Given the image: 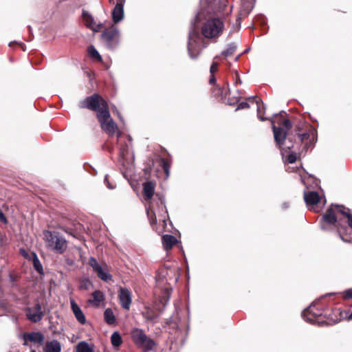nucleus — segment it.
I'll list each match as a JSON object with an SVG mask.
<instances>
[{
    "label": "nucleus",
    "mask_w": 352,
    "mask_h": 352,
    "mask_svg": "<svg viewBox=\"0 0 352 352\" xmlns=\"http://www.w3.org/2000/svg\"><path fill=\"white\" fill-rule=\"evenodd\" d=\"M253 8L254 3L252 1V0H243L241 3L240 15L246 16L250 14Z\"/></svg>",
    "instance_id": "b1692460"
},
{
    "label": "nucleus",
    "mask_w": 352,
    "mask_h": 352,
    "mask_svg": "<svg viewBox=\"0 0 352 352\" xmlns=\"http://www.w3.org/2000/svg\"><path fill=\"white\" fill-rule=\"evenodd\" d=\"M147 215L149 218L151 224H154L156 223V217L155 212L147 210Z\"/></svg>",
    "instance_id": "c9c22d12"
},
{
    "label": "nucleus",
    "mask_w": 352,
    "mask_h": 352,
    "mask_svg": "<svg viewBox=\"0 0 352 352\" xmlns=\"http://www.w3.org/2000/svg\"><path fill=\"white\" fill-rule=\"evenodd\" d=\"M218 66H219V64L218 63L215 62V61H213L211 66H210V72L211 74H214V73L217 71V69H218Z\"/></svg>",
    "instance_id": "58836bf2"
},
{
    "label": "nucleus",
    "mask_w": 352,
    "mask_h": 352,
    "mask_svg": "<svg viewBox=\"0 0 352 352\" xmlns=\"http://www.w3.org/2000/svg\"><path fill=\"white\" fill-rule=\"evenodd\" d=\"M215 82H216V78H215L214 74H211L210 78L209 79V83L212 85Z\"/></svg>",
    "instance_id": "a18cd8bd"
},
{
    "label": "nucleus",
    "mask_w": 352,
    "mask_h": 352,
    "mask_svg": "<svg viewBox=\"0 0 352 352\" xmlns=\"http://www.w3.org/2000/svg\"><path fill=\"white\" fill-rule=\"evenodd\" d=\"M41 305L36 303L33 307H28L26 310L27 318L33 322H39L43 317Z\"/></svg>",
    "instance_id": "9b49d317"
},
{
    "label": "nucleus",
    "mask_w": 352,
    "mask_h": 352,
    "mask_svg": "<svg viewBox=\"0 0 352 352\" xmlns=\"http://www.w3.org/2000/svg\"><path fill=\"white\" fill-rule=\"evenodd\" d=\"M282 124L287 129H289L292 128V123L290 122L289 120L288 119H286V120H284L283 122H282Z\"/></svg>",
    "instance_id": "37998d69"
},
{
    "label": "nucleus",
    "mask_w": 352,
    "mask_h": 352,
    "mask_svg": "<svg viewBox=\"0 0 352 352\" xmlns=\"http://www.w3.org/2000/svg\"><path fill=\"white\" fill-rule=\"evenodd\" d=\"M226 3V0L200 1V11L191 21L188 32L187 48L188 55L192 59L197 58L204 47L202 45V38L199 32L198 23L205 16L206 14L221 11Z\"/></svg>",
    "instance_id": "f257e3e1"
},
{
    "label": "nucleus",
    "mask_w": 352,
    "mask_h": 352,
    "mask_svg": "<svg viewBox=\"0 0 352 352\" xmlns=\"http://www.w3.org/2000/svg\"><path fill=\"white\" fill-rule=\"evenodd\" d=\"M120 36V30L116 25H113L102 32L101 38L108 48L114 49L119 43Z\"/></svg>",
    "instance_id": "1a4fd4ad"
},
{
    "label": "nucleus",
    "mask_w": 352,
    "mask_h": 352,
    "mask_svg": "<svg viewBox=\"0 0 352 352\" xmlns=\"http://www.w3.org/2000/svg\"><path fill=\"white\" fill-rule=\"evenodd\" d=\"M318 302L319 300L314 302L309 307L305 309L302 312V317L305 321L310 324L320 326L327 323L321 320L323 311L321 309L316 307Z\"/></svg>",
    "instance_id": "423d86ee"
},
{
    "label": "nucleus",
    "mask_w": 352,
    "mask_h": 352,
    "mask_svg": "<svg viewBox=\"0 0 352 352\" xmlns=\"http://www.w3.org/2000/svg\"><path fill=\"white\" fill-rule=\"evenodd\" d=\"M34 259H33L34 267L37 272L42 274L43 273V266H42L40 261L38 260L37 256L36 255V254H34Z\"/></svg>",
    "instance_id": "2f4dec72"
},
{
    "label": "nucleus",
    "mask_w": 352,
    "mask_h": 352,
    "mask_svg": "<svg viewBox=\"0 0 352 352\" xmlns=\"http://www.w3.org/2000/svg\"><path fill=\"white\" fill-rule=\"evenodd\" d=\"M96 272L97 273L98 276L104 281H108L112 278V276L108 272L104 271L102 267Z\"/></svg>",
    "instance_id": "cd10ccee"
},
{
    "label": "nucleus",
    "mask_w": 352,
    "mask_h": 352,
    "mask_svg": "<svg viewBox=\"0 0 352 352\" xmlns=\"http://www.w3.org/2000/svg\"><path fill=\"white\" fill-rule=\"evenodd\" d=\"M142 316L147 322H150L153 324L157 322L159 318L158 314L150 308H146L144 311H142Z\"/></svg>",
    "instance_id": "5701e85b"
},
{
    "label": "nucleus",
    "mask_w": 352,
    "mask_h": 352,
    "mask_svg": "<svg viewBox=\"0 0 352 352\" xmlns=\"http://www.w3.org/2000/svg\"><path fill=\"white\" fill-rule=\"evenodd\" d=\"M21 336L25 346L28 345V342L42 344L44 340V336L41 332L24 333Z\"/></svg>",
    "instance_id": "dca6fc26"
},
{
    "label": "nucleus",
    "mask_w": 352,
    "mask_h": 352,
    "mask_svg": "<svg viewBox=\"0 0 352 352\" xmlns=\"http://www.w3.org/2000/svg\"><path fill=\"white\" fill-rule=\"evenodd\" d=\"M349 210L343 206L332 204L322 217L320 221L321 229L324 231H328L331 229L332 226L336 227L341 239L343 241H347L342 237L341 230L346 228V226H342L343 219H346L349 227L352 228V214Z\"/></svg>",
    "instance_id": "f03ea898"
},
{
    "label": "nucleus",
    "mask_w": 352,
    "mask_h": 352,
    "mask_svg": "<svg viewBox=\"0 0 352 352\" xmlns=\"http://www.w3.org/2000/svg\"><path fill=\"white\" fill-rule=\"evenodd\" d=\"M236 49V45L234 43L228 45L227 48L221 52V56L228 57L231 56Z\"/></svg>",
    "instance_id": "c85d7f7f"
},
{
    "label": "nucleus",
    "mask_w": 352,
    "mask_h": 352,
    "mask_svg": "<svg viewBox=\"0 0 352 352\" xmlns=\"http://www.w3.org/2000/svg\"><path fill=\"white\" fill-rule=\"evenodd\" d=\"M162 166H163V168L166 174V175L168 176L169 175V164H168V162L166 161H165L164 160H162Z\"/></svg>",
    "instance_id": "ea45409f"
},
{
    "label": "nucleus",
    "mask_w": 352,
    "mask_h": 352,
    "mask_svg": "<svg viewBox=\"0 0 352 352\" xmlns=\"http://www.w3.org/2000/svg\"><path fill=\"white\" fill-rule=\"evenodd\" d=\"M239 59V56H237L235 60H237Z\"/></svg>",
    "instance_id": "052dcab7"
},
{
    "label": "nucleus",
    "mask_w": 352,
    "mask_h": 352,
    "mask_svg": "<svg viewBox=\"0 0 352 352\" xmlns=\"http://www.w3.org/2000/svg\"><path fill=\"white\" fill-rule=\"evenodd\" d=\"M342 294L344 299H352V288L344 290Z\"/></svg>",
    "instance_id": "4c0bfd02"
},
{
    "label": "nucleus",
    "mask_w": 352,
    "mask_h": 352,
    "mask_svg": "<svg viewBox=\"0 0 352 352\" xmlns=\"http://www.w3.org/2000/svg\"><path fill=\"white\" fill-rule=\"evenodd\" d=\"M111 341L112 345L116 348L119 347L122 343V338L120 333L117 331H115L112 333L111 336Z\"/></svg>",
    "instance_id": "bb28decb"
},
{
    "label": "nucleus",
    "mask_w": 352,
    "mask_h": 352,
    "mask_svg": "<svg viewBox=\"0 0 352 352\" xmlns=\"http://www.w3.org/2000/svg\"><path fill=\"white\" fill-rule=\"evenodd\" d=\"M91 285V281L87 278H84L80 281V289H88Z\"/></svg>",
    "instance_id": "f704fd0d"
},
{
    "label": "nucleus",
    "mask_w": 352,
    "mask_h": 352,
    "mask_svg": "<svg viewBox=\"0 0 352 352\" xmlns=\"http://www.w3.org/2000/svg\"><path fill=\"white\" fill-rule=\"evenodd\" d=\"M250 107V104L246 102H241L239 104L236 110L248 109Z\"/></svg>",
    "instance_id": "a19ab883"
},
{
    "label": "nucleus",
    "mask_w": 352,
    "mask_h": 352,
    "mask_svg": "<svg viewBox=\"0 0 352 352\" xmlns=\"http://www.w3.org/2000/svg\"><path fill=\"white\" fill-rule=\"evenodd\" d=\"M110 3H114V0H109Z\"/></svg>",
    "instance_id": "603ef678"
},
{
    "label": "nucleus",
    "mask_w": 352,
    "mask_h": 352,
    "mask_svg": "<svg viewBox=\"0 0 352 352\" xmlns=\"http://www.w3.org/2000/svg\"><path fill=\"white\" fill-rule=\"evenodd\" d=\"M326 203V199L324 197L323 204H325Z\"/></svg>",
    "instance_id": "6e6d98bb"
},
{
    "label": "nucleus",
    "mask_w": 352,
    "mask_h": 352,
    "mask_svg": "<svg viewBox=\"0 0 352 352\" xmlns=\"http://www.w3.org/2000/svg\"><path fill=\"white\" fill-rule=\"evenodd\" d=\"M117 135H118V138H120V135H121V133L120 131H118L117 132Z\"/></svg>",
    "instance_id": "8fccbe9b"
},
{
    "label": "nucleus",
    "mask_w": 352,
    "mask_h": 352,
    "mask_svg": "<svg viewBox=\"0 0 352 352\" xmlns=\"http://www.w3.org/2000/svg\"><path fill=\"white\" fill-rule=\"evenodd\" d=\"M61 344L57 340L47 341L43 348V352H60Z\"/></svg>",
    "instance_id": "aec40b11"
},
{
    "label": "nucleus",
    "mask_w": 352,
    "mask_h": 352,
    "mask_svg": "<svg viewBox=\"0 0 352 352\" xmlns=\"http://www.w3.org/2000/svg\"><path fill=\"white\" fill-rule=\"evenodd\" d=\"M104 182L106 183V185L109 189H114L116 188V186L111 184L108 179V175H106L104 177Z\"/></svg>",
    "instance_id": "79ce46f5"
},
{
    "label": "nucleus",
    "mask_w": 352,
    "mask_h": 352,
    "mask_svg": "<svg viewBox=\"0 0 352 352\" xmlns=\"http://www.w3.org/2000/svg\"><path fill=\"white\" fill-rule=\"evenodd\" d=\"M0 221L3 222L4 223H7V219L6 217H5L4 214L3 212L0 211Z\"/></svg>",
    "instance_id": "c03bdc74"
},
{
    "label": "nucleus",
    "mask_w": 352,
    "mask_h": 352,
    "mask_svg": "<svg viewBox=\"0 0 352 352\" xmlns=\"http://www.w3.org/2000/svg\"><path fill=\"white\" fill-rule=\"evenodd\" d=\"M155 192V184L153 182L144 184L143 194L146 200H151Z\"/></svg>",
    "instance_id": "412c9836"
},
{
    "label": "nucleus",
    "mask_w": 352,
    "mask_h": 352,
    "mask_svg": "<svg viewBox=\"0 0 352 352\" xmlns=\"http://www.w3.org/2000/svg\"><path fill=\"white\" fill-rule=\"evenodd\" d=\"M79 107L96 111L97 113L100 111H107L109 109L107 101L97 94L85 98L80 102Z\"/></svg>",
    "instance_id": "39448f33"
},
{
    "label": "nucleus",
    "mask_w": 352,
    "mask_h": 352,
    "mask_svg": "<svg viewBox=\"0 0 352 352\" xmlns=\"http://www.w3.org/2000/svg\"><path fill=\"white\" fill-rule=\"evenodd\" d=\"M283 113H285V111H280V112L279 113V114H280V116H282Z\"/></svg>",
    "instance_id": "3c124183"
},
{
    "label": "nucleus",
    "mask_w": 352,
    "mask_h": 352,
    "mask_svg": "<svg viewBox=\"0 0 352 352\" xmlns=\"http://www.w3.org/2000/svg\"><path fill=\"white\" fill-rule=\"evenodd\" d=\"M104 318L108 324H113L116 322V317L111 309L108 308L104 311Z\"/></svg>",
    "instance_id": "a878e982"
},
{
    "label": "nucleus",
    "mask_w": 352,
    "mask_h": 352,
    "mask_svg": "<svg viewBox=\"0 0 352 352\" xmlns=\"http://www.w3.org/2000/svg\"><path fill=\"white\" fill-rule=\"evenodd\" d=\"M87 52L93 58L98 60L99 61H102V56L94 45H89L87 48Z\"/></svg>",
    "instance_id": "7c9ffc66"
},
{
    "label": "nucleus",
    "mask_w": 352,
    "mask_h": 352,
    "mask_svg": "<svg viewBox=\"0 0 352 352\" xmlns=\"http://www.w3.org/2000/svg\"><path fill=\"white\" fill-rule=\"evenodd\" d=\"M223 29V21L214 18L208 20L203 25L202 34L208 38H216L221 35Z\"/></svg>",
    "instance_id": "0eeeda50"
},
{
    "label": "nucleus",
    "mask_w": 352,
    "mask_h": 352,
    "mask_svg": "<svg viewBox=\"0 0 352 352\" xmlns=\"http://www.w3.org/2000/svg\"><path fill=\"white\" fill-rule=\"evenodd\" d=\"M177 242V239L173 235L164 234L162 236V243L166 250H170Z\"/></svg>",
    "instance_id": "4be33fe9"
},
{
    "label": "nucleus",
    "mask_w": 352,
    "mask_h": 352,
    "mask_svg": "<svg viewBox=\"0 0 352 352\" xmlns=\"http://www.w3.org/2000/svg\"><path fill=\"white\" fill-rule=\"evenodd\" d=\"M117 113H118V116H119V118L121 119L120 114V113L118 111H117Z\"/></svg>",
    "instance_id": "5fc2aeb1"
},
{
    "label": "nucleus",
    "mask_w": 352,
    "mask_h": 352,
    "mask_svg": "<svg viewBox=\"0 0 352 352\" xmlns=\"http://www.w3.org/2000/svg\"><path fill=\"white\" fill-rule=\"evenodd\" d=\"M104 300V293L100 290H96L91 294V298L88 300V302L93 307H98Z\"/></svg>",
    "instance_id": "6ab92c4d"
},
{
    "label": "nucleus",
    "mask_w": 352,
    "mask_h": 352,
    "mask_svg": "<svg viewBox=\"0 0 352 352\" xmlns=\"http://www.w3.org/2000/svg\"><path fill=\"white\" fill-rule=\"evenodd\" d=\"M30 352H36L35 350H32Z\"/></svg>",
    "instance_id": "680f3d73"
},
{
    "label": "nucleus",
    "mask_w": 352,
    "mask_h": 352,
    "mask_svg": "<svg viewBox=\"0 0 352 352\" xmlns=\"http://www.w3.org/2000/svg\"><path fill=\"white\" fill-rule=\"evenodd\" d=\"M82 19L86 28L91 30L95 32H99L100 30L102 29L104 26L103 23H97L95 21L94 16L87 10H82Z\"/></svg>",
    "instance_id": "9d476101"
},
{
    "label": "nucleus",
    "mask_w": 352,
    "mask_h": 352,
    "mask_svg": "<svg viewBox=\"0 0 352 352\" xmlns=\"http://www.w3.org/2000/svg\"><path fill=\"white\" fill-rule=\"evenodd\" d=\"M66 263L70 265H72L74 263V261L71 259H66Z\"/></svg>",
    "instance_id": "de8ad7c7"
},
{
    "label": "nucleus",
    "mask_w": 352,
    "mask_h": 352,
    "mask_svg": "<svg viewBox=\"0 0 352 352\" xmlns=\"http://www.w3.org/2000/svg\"><path fill=\"white\" fill-rule=\"evenodd\" d=\"M159 199H160V204L161 205V208H162V220H163V221L165 222V218L166 216H168L167 209L165 206V199L164 197H160Z\"/></svg>",
    "instance_id": "473e14b6"
},
{
    "label": "nucleus",
    "mask_w": 352,
    "mask_h": 352,
    "mask_svg": "<svg viewBox=\"0 0 352 352\" xmlns=\"http://www.w3.org/2000/svg\"><path fill=\"white\" fill-rule=\"evenodd\" d=\"M237 78H238L236 80V81H235V84H236V83H238V82H239V83H241V80L239 79V76H237Z\"/></svg>",
    "instance_id": "09e8293b"
},
{
    "label": "nucleus",
    "mask_w": 352,
    "mask_h": 352,
    "mask_svg": "<svg viewBox=\"0 0 352 352\" xmlns=\"http://www.w3.org/2000/svg\"><path fill=\"white\" fill-rule=\"evenodd\" d=\"M272 124L274 140L276 143V145L278 147H280L285 142L287 133L281 127L276 126L273 120H272Z\"/></svg>",
    "instance_id": "2eb2a0df"
},
{
    "label": "nucleus",
    "mask_w": 352,
    "mask_h": 352,
    "mask_svg": "<svg viewBox=\"0 0 352 352\" xmlns=\"http://www.w3.org/2000/svg\"><path fill=\"white\" fill-rule=\"evenodd\" d=\"M29 30L31 31L30 26H28Z\"/></svg>",
    "instance_id": "bf43d9fd"
},
{
    "label": "nucleus",
    "mask_w": 352,
    "mask_h": 352,
    "mask_svg": "<svg viewBox=\"0 0 352 352\" xmlns=\"http://www.w3.org/2000/svg\"><path fill=\"white\" fill-rule=\"evenodd\" d=\"M220 57V56L217 55L214 57V59H218Z\"/></svg>",
    "instance_id": "864d4df0"
},
{
    "label": "nucleus",
    "mask_w": 352,
    "mask_h": 352,
    "mask_svg": "<svg viewBox=\"0 0 352 352\" xmlns=\"http://www.w3.org/2000/svg\"><path fill=\"white\" fill-rule=\"evenodd\" d=\"M77 352H93V349L86 342H80L76 346Z\"/></svg>",
    "instance_id": "c756f323"
},
{
    "label": "nucleus",
    "mask_w": 352,
    "mask_h": 352,
    "mask_svg": "<svg viewBox=\"0 0 352 352\" xmlns=\"http://www.w3.org/2000/svg\"><path fill=\"white\" fill-rule=\"evenodd\" d=\"M102 129L109 136H113L118 126L110 116L109 110L100 111L96 114Z\"/></svg>",
    "instance_id": "6e6552de"
},
{
    "label": "nucleus",
    "mask_w": 352,
    "mask_h": 352,
    "mask_svg": "<svg viewBox=\"0 0 352 352\" xmlns=\"http://www.w3.org/2000/svg\"><path fill=\"white\" fill-rule=\"evenodd\" d=\"M70 305L72 312L78 322H80L81 324H85L86 318L80 307L73 299L70 300Z\"/></svg>",
    "instance_id": "a211bd4d"
},
{
    "label": "nucleus",
    "mask_w": 352,
    "mask_h": 352,
    "mask_svg": "<svg viewBox=\"0 0 352 352\" xmlns=\"http://www.w3.org/2000/svg\"><path fill=\"white\" fill-rule=\"evenodd\" d=\"M297 159L296 153L294 152H292L289 153L287 157V161L289 164H292L296 162Z\"/></svg>",
    "instance_id": "e433bc0d"
},
{
    "label": "nucleus",
    "mask_w": 352,
    "mask_h": 352,
    "mask_svg": "<svg viewBox=\"0 0 352 352\" xmlns=\"http://www.w3.org/2000/svg\"><path fill=\"white\" fill-rule=\"evenodd\" d=\"M131 335L133 343L143 352H149L156 349L157 342L148 336L142 329H133Z\"/></svg>",
    "instance_id": "7ed1b4c3"
},
{
    "label": "nucleus",
    "mask_w": 352,
    "mask_h": 352,
    "mask_svg": "<svg viewBox=\"0 0 352 352\" xmlns=\"http://www.w3.org/2000/svg\"><path fill=\"white\" fill-rule=\"evenodd\" d=\"M43 235L47 246L52 248L56 253L62 254L67 249L66 240L58 232L45 230Z\"/></svg>",
    "instance_id": "20e7f679"
},
{
    "label": "nucleus",
    "mask_w": 352,
    "mask_h": 352,
    "mask_svg": "<svg viewBox=\"0 0 352 352\" xmlns=\"http://www.w3.org/2000/svg\"><path fill=\"white\" fill-rule=\"evenodd\" d=\"M12 43H13V42H10V43H9V45H10V46H11V45H12Z\"/></svg>",
    "instance_id": "4d7b16f0"
},
{
    "label": "nucleus",
    "mask_w": 352,
    "mask_h": 352,
    "mask_svg": "<svg viewBox=\"0 0 352 352\" xmlns=\"http://www.w3.org/2000/svg\"><path fill=\"white\" fill-rule=\"evenodd\" d=\"M126 152V149L125 148H120V155L124 157L125 153Z\"/></svg>",
    "instance_id": "49530a36"
},
{
    "label": "nucleus",
    "mask_w": 352,
    "mask_h": 352,
    "mask_svg": "<svg viewBox=\"0 0 352 352\" xmlns=\"http://www.w3.org/2000/svg\"><path fill=\"white\" fill-rule=\"evenodd\" d=\"M304 199L309 209H314V206H316L321 199V197L318 195V192L314 191H309L305 192L304 193Z\"/></svg>",
    "instance_id": "f3484780"
},
{
    "label": "nucleus",
    "mask_w": 352,
    "mask_h": 352,
    "mask_svg": "<svg viewBox=\"0 0 352 352\" xmlns=\"http://www.w3.org/2000/svg\"><path fill=\"white\" fill-rule=\"evenodd\" d=\"M89 264L93 268L94 272H96L102 266L98 263L97 260L94 257H90L89 259Z\"/></svg>",
    "instance_id": "72a5a7b5"
},
{
    "label": "nucleus",
    "mask_w": 352,
    "mask_h": 352,
    "mask_svg": "<svg viewBox=\"0 0 352 352\" xmlns=\"http://www.w3.org/2000/svg\"><path fill=\"white\" fill-rule=\"evenodd\" d=\"M125 0H117V3L112 10L111 16L114 23H118L124 19V6Z\"/></svg>",
    "instance_id": "f8f14e48"
},
{
    "label": "nucleus",
    "mask_w": 352,
    "mask_h": 352,
    "mask_svg": "<svg viewBox=\"0 0 352 352\" xmlns=\"http://www.w3.org/2000/svg\"><path fill=\"white\" fill-rule=\"evenodd\" d=\"M254 100H255V102L256 103V105H257V116H258V118L261 121L267 120V118L263 117V114L264 113L265 110V104L262 102V100L260 98H258L257 97L254 98Z\"/></svg>",
    "instance_id": "393cba45"
},
{
    "label": "nucleus",
    "mask_w": 352,
    "mask_h": 352,
    "mask_svg": "<svg viewBox=\"0 0 352 352\" xmlns=\"http://www.w3.org/2000/svg\"><path fill=\"white\" fill-rule=\"evenodd\" d=\"M119 300L123 309L129 310L131 304V292L126 288H120L119 291Z\"/></svg>",
    "instance_id": "4468645a"
},
{
    "label": "nucleus",
    "mask_w": 352,
    "mask_h": 352,
    "mask_svg": "<svg viewBox=\"0 0 352 352\" xmlns=\"http://www.w3.org/2000/svg\"><path fill=\"white\" fill-rule=\"evenodd\" d=\"M284 207H285V208H287V204H284Z\"/></svg>",
    "instance_id": "13d9d810"
},
{
    "label": "nucleus",
    "mask_w": 352,
    "mask_h": 352,
    "mask_svg": "<svg viewBox=\"0 0 352 352\" xmlns=\"http://www.w3.org/2000/svg\"><path fill=\"white\" fill-rule=\"evenodd\" d=\"M300 126H296V132L298 135V138L302 143L305 144V147L306 148H309L314 144V140L315 133L314 131H309L305 132L303 133H300Z\"/></svg>",
    "instance_id": "ddd939ff"
}]
</instances>
